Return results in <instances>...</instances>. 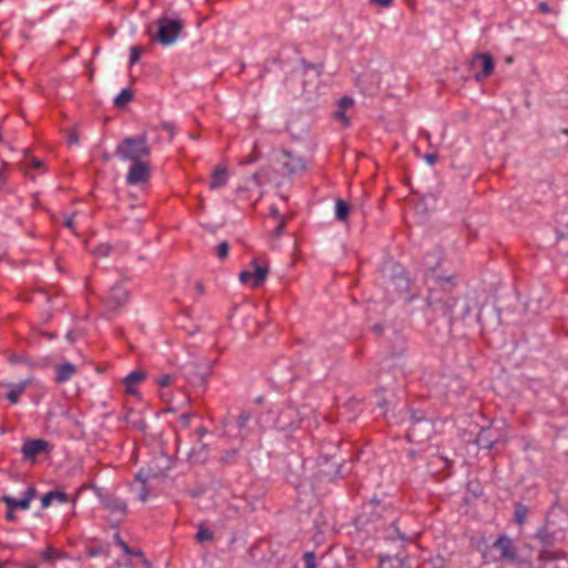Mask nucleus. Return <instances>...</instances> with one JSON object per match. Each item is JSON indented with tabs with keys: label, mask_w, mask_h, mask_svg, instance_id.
<instances>
[{
	"label": "nucleus",
	"mask_w": 568,
	"mask_h": 568,
	"mask_svg": "<svg viewBox=\"0 0 568 568\" xmlns=\"http://www.w3.org/2000/svg\"><path fill=\"white\" fill-rule=\"evenodd\" d=\"M211 368L209 365L195 367L189 365L185 367V377L189 383L193 385H203L210 375Z\"/></svg>",
	"instance_id": "obj_9"
},
{
	"label": "nucleus",
	"mask_w": 568,
	"mask_h": 568,
	"mask_svg": "<svg viewBox=\"0 0 568 568\" xmlns=\"http://www.w3.org/2000/svg\"><path fill=\"white\" fill-rule=\"evenodd\" d=\"M229 180V172L225 166H217L212 175L209 183L211 190H217L226 185Z\"/></svg>",
	"instance_id": "obj_16"
},
{
	"label": "nucleus",
	"mask_w": 568,
	"mask_h": 568,
	"mask_svg": "<svg viewBox=\"0 0 568 568\" xmlns=\"http://www.w3.org/2000/svg\"><path fill=\"white\" fill-rule=\"evenodd\" d=\"M144 568L149 566V562L146 560L143 561Z\"/></svg>",
	"instance_id": "obj_55"
},
{
	"label": "nucleus",
	"mask_w": 568,
	"mask_h": 568,
	"mask_svg": "<svg viewBox=\"0 0 568 568\" xmlns=\"http://www.w3.org/2000/svg\"><path fill=\"white\" fill-rule=\"evenodd\" d=\"M334 118L342 121V124L346 126L348 124V119L345 115V110L337 109L334 112Z\"/></svg>",
	"instance_id": "obj_32"
},
{
	"label": "nucleus",
	"mask_w": 568,
	"mask_h": 568,
	"mask_svg": "<svg viewBox=\"0 0 568 568\" xmlns=\"http://www.w3.org/2000/svg\"><path fill=\"white\" fill-rule=\"evenodd\" d=\"M378 568H405L404 560L399 557L381 556Z\"/></svg>",
	"instance_id": "obj_20"
},
{
	"label": "nucleus",
	"mask_w": 568,
	"mask_h": 568,
	"mask_svg": "<svg viewBox=\"0 0 568 568\" xmlns=\"http://www.w3.org/2000/svg\"><path fill=\"white\" fill-rule=\"evenodd\" d=\"M282 164L290 174L301 172L305 169L304 161L298 156L292 155L290 152L282 153Z\"/></svg>",
	"instance_id": "obj_14"
},
{
	"label": "nucleus",
	"mask_w": 568,
	"mask_h": 568,
	"mask_svg": "<svg viewBox=\"0 0 568 568\" xmlns=\"http://www.w3.org/2000/svg\"><path fill=\"white\" fill-rule=\"evenodd\" d=\"M116 508H118L121 513H123V511L125 510V505H124L123 503L118 501V503H116Z\"/></svg>",
	"instance_id": "obj_45"
},
{
	"label": "nucleus",
	"mask_w": 568,
	"mask_h": 568,
	"mask_svg": "<svg viewBox=\"0 0 568 568\" xmlns=\"http://www.w3.org/2000/svg\"><path fill=\"white\" fill-rule=\"evenodd\" d=\"M67 339L70 341V342H73V334L71 332H69L67 335H65Z\"/></svg>",
	"instance_id": "obj_49"
},
{
	"label": "nucleus",
	"mask_w": 568,
	"mask_h": 568,
	"mask_svg": "<svg viewBox=\"0 0 568 568\" xmlns=\"http://www.w3.org/2000/svg\"><path fill=\"white\" fill-rule=\"evenodd\" d=\"M143 170H144V183H145L146 182V176H148V165H146L145 162H144Z\"/></svg>",
	"instance_id": "obj_47"
},
{
	"label": "nucleus",
	"mask_w": 568,
	"mask_h": 568,
	"mask_svg": "<svg viewBox=\"0 0 568 568\" xmlns=\"http://www.w3.org/2000/svg\"><path fill=\"white\" fill-rule=\"evenodd\" d=\"M212 538V535L209 530L206 529H200L196 534V539L200 541V542H203V541H206V540H210Z\"/></svg>",
	"instance_id": "obj_31"
},
{
	"label": "nucleus",
	"mask_w": 568,
	"mask_h": 568,
	"mask_svg": "<svg viewBox=\"0 0 568 568\" xmlns=\"http://www.w3.org/2000/svg\"><path fill=\"white\" fill-rule=\"evenodd\" d=\"M140 53H141V51H140V47H138V45H133V47L131 48V55H130V64H131V65H132V64H134V63H136V62L139 61V59H140Z\"/></svg>",
	"instance_id": "obj_29"
},
{
	"label": "nucleus",
	"mask_w": 568,
	"mask_h": 568,
	"mask_svg": "<svg viewBox=\"0 0 568 568\" xmlns=\"http://www.w3.org/2000/svg\"><path fill=\"white\" fill-rule=\"evenodd\" d=\"M111 251L110 245L108 244H100L98 245L92 252L94 255L99 257H106Z\"/></svg>",
	"instance_id": "obj_27"
},
{
	"label": "nucleus",
	"mask_w": 568,
	"mask_h": 568,
	"mask_svg": "<svg viewBox=\"0 0 568 568\" xmlns=\"http://www.w3.org/2000/svg\"><path fill=\"white\" fill-rule=\"evenodd\" d=\"M417 424H415L414 426H412L407 433V436L410 440H415L416 437H417Z\"/></svg>",
	"instance_id": "obj_38"
},
{
	"label": "nucleus",
	"mask_w": 568,
	"mask_h": 568,
	"mask_svg": "<svg viewBox=\"0 0 568 568\" xmlns=\"http://www.w3.org/2000/svg\"><path fill=\"white\" fill-rule=\"evenodd\" d=\"M150 454L153 456L149 465L150 475L154 477L162 475L169 468L170 460L164 452L161 439L153 438L152 450Z\"/></svg>",
	"instance_id": "obj_5"
},
{
	"label": "nucleus",
	"mask_w": 568,
	"mask_h": 568,
	"mask_svg": "<svg viewBox=\"0 0 568 568\" xmlns=\"http://www.w3.org/2000/svg\"><path fill=\"white\" fill-rule=\"evenodd\" d=\"M247 419H248L247 415L241 414L240 417H239V420H237L239 426H243L246 423Z\"/></svg>",
	"instance_id": "obj_41"
},
{
	"label": "nucleus",
	"mask_w": 568,
	"mask_h": 568,
	"mask_svg": "<svg viewBox=\"0 0 568 568\" xmlns=\"http://www.w3.org/2000/svg\"><path fill=\"white\" fill-rule=\"evenodd\" d=\"M142 383V371L136 369L129 374L124 378V387L125 392L130 395L138 396L139 395V387Z\"/></svg>",
	"instance_id": "obj_15"
},
{
	"label": "nucleus",
	"mask_w": 568,
	"mask_h": 568,
	"mask_svg": "<svg viewBox=\"0 0 568 568\" xmlns=\"http://www.w3.org/2000/svg\"><path fill=\"white\" fill-rule=\"evenodd\" d=\"M353 104V100L348 97H344L338 101V109L346 110Z\"/></svg>",
	"instance_id": "obj_34"
},
{
	"label": "nucleus",
	"mask_w": 568,
	"mask_h": 568,
	"mask_svg": "<svg viewBox=\"0 0 568 568\" xmlns=\"http://www.w3.org/2000/svg\"><path fill=\"white\" fill-rule=\"evenodd\" d=\"M126 300L128 292L125 287H123L122 285H115L110 290L105 298V303L109 308L116 310L121 307L126 302Z\"/></svg>",
	"instance_id": "obj_10"
},
{
	"label": "nucleus",
	"mask_w": 568,
	"mask_h": 568,
	"mask_svg": "<svg viewBox=\"0 0 568 568\" xmlns=\"http://www.w3.org/2000/svg\"><path fill=\"white\" fill-rule=\"evenodd\" d=\"M229 243L227 242H221L216 247V255L220 260H224L229 255Z\"/></svg>",
	"instance_id": "obj_26"
},
{
	"label": "nucleus",
	"mask_w": 568,
	"mask_h": 568,
	"mask_svg": "<svg viewBox=\"0 0 568 568\" xmlns=\"http://www.w3.org/2000/svg\"><path fill=\"white\" fill-rule=\"evenodd\" d=\"M4 565H6V562L0 561V568H3V567H4Z\"/></svg>",
	"instance_id": "obj_54"
},
{
	"label": "nucleus",
	"mask_w": 568,
	"mask_h": 568,
	"mask_svg": "<svg viewBox=\"0 0 568 568\" xmlns=\"http://www.w3.org/2000/svg\"><path fill=\"white\" fill-rule=\"evenodd\" d=\"M133 98L131 89H123L115 98L114 105L119 109H123Z\"/></svg>",
	"instance_id": "obj_22"
},
{
	"label": "nucleus",
	"mask_w": 568,
	"mask_h": 568,
	"mask_svg": "<svg viewBox=\"0 0 568 568\" xmlns=\"http://www.w3.org/2000/svg\"><path fill=\"white\" fill-rule=\"evenodd\" d=\"M48 443L43 439L27 440L22 446V454L27 459H33L37 455L44 452Z\"/></svg>",
	"instance_id": "obj_12"
},
{
	"label": "nucleus",
	"mask_w": 568,
	"mask_h": 568,
	"mask_svg": "<svg viewBox=\"0 0 568 568\" xmlns=\"http://www.w3.org/2000/svg\"><path fill=\"white\" fill-rule=\"evenodd\" d=\"M155 131L156 130L154 128H152V129L148 130V132H144V143L146 142V140H150L151 142H154V143L160 140V136H158L155 134ZM162 131L165 133V136H161V140L171 141L173 138V134H174V129H173L172 124L163 123Z\"/></svg>",
	"instance_id": "obj_18"
},
{
	"label": "nucleus",
	"mask_w": 568,
	"mask_h": 568,
	"mask_svg": "<svg viewBox=\"0 0 568 568\" xmlns=\"http://www.w3.org/2000/svg\"><path fill=\"white\" fill-rule=\"evenodd\" d=\"M537 538L541 544L538 559L542 562V568H568L567 556L554 548L556 538L552 532L541 529L538 531Z\"/></svg>",
	"instance_id": "obj_2"
},
{
	"label": "nucleus",
	"mask_w": 568,
	"mask_h": 568,
	"mask_svg": "<svg viewBox=\"0 0 568 568\" xmlns=\"http://www.w3.org/2000/svg\"><path fill=\"white\" fill-rule=\"evenodd\" d=\"M121 546H122V548H123L126 552L129 551V549H128V547H126V545H125V544L121 542Z\"/></svg>",
	"instance_id": "obj_52"
},
{
	"label": "nucleus",
	"mask_w": 568,
	"mask_h": 568,
	"mask_svg": "<svg viewBox=\"0 0 568 568\" xmlns=\"http://www.w3.org/2000/svg\"><path fill=\"white\" fill-rule=\"evenodd\" d=\"M493 547L500 551V560L507 562H515L517 560L515 542L507 535L499 536L493 544Z\"/></svg>",
	"instance_id": "obj_8"
},
{
	"label": "nucleus",
	"mask_w": 568,
	"mask_h": 568,
	"mask_svg": "<svg viewBox=\"0 0 568 568\" xmlns=\"http://www.w3.org/2000/svg\"><path fill=\"white\" fill-rule=\"evenodd\" d=\"M305 415L304 412L288 404L278 410L274 425L281 432L292 430L298 427Z\"/></svg>",
	"instance_id": "obj_4"
},
{
	"label": "nucleus",
	"mask_w": 568,
	"mask_h": 568,
	"mask_svg": "<svg viewBox=\"0 0 568 568\" xmlns=\"http://www.w3.org/2000/svg\"><path fill=\"white\" fill-rule=\"evenodd\" d=\"M116 156L132 165L126 175V182L131 185L142 182V139L125 138L118 144Z\"/></svg>",
	"instance_id": "obj_1"
},
{
	"label": "nucleus",
	"mask_w": 568,
	"mask_h": 568,
	"mask_svg": "<svg viewBox=\"0 0 568 568\" xmlns=\"http://www.w3.org/2000/svg\"><path fill=\"white\" fill-rule=\"evenodd\" d=\"M53 496L54 495L52 494V491H49L45 495H43V497L41 498L42 508L49 507L54 501Z\"/></svg>",
	"instance_id": "obj_30"
},
{
	"label": "nucleus",
	"mask_w": 568,
	"mask_h": 568,
	"mask_svg": "<svg viewBox=\"0 0 568 568\" xmlns=\"http://www.w3.org/2000/svg\"><path fill=\"white\" fill-rule=\"evenodd\" d=\"M371 2L383 8H387L392 4L393 0H371Z\"/></svg>",
	"instance_id": "obj_36"
},
{
	"label": "nucleus",
	"mask_w": 568,
	"mask_h": 568,
	"mask_svg": "<svg viewBox=\"0 0 568 568\" xmlns=\"http://www.w3.org/2000/svg\"><path fill=\"white\" fill-rule=\"evenodd\" d=\"M7 519L10 520V521L16 519L14 509L8 508Z\"/></svg>",
	"instance_id": "obj_42"
},
{
	"label": "nucleus",
	"mask_w": 568,
	"mask_h": 568,
	"mask_svg": "<svg viewBox=\"0 0 568 568\" xmlns=\"http://www.w3.org/2000/svg\"><path fill=\"white\" fill-rule=\"evenodd\" d=\"M540 9L544 11V12H548L549 9H548V6L546 3H540Z\"/></svg>",
	"instance_id": "obj_46"
},
{
	"label": "nucleus",
	"mask_w": 568,
	"mask_h": 568,
	"mask_svg": "<svg viewBox=\"0 0 568 568\" xmlns=\"http://www.w3.org/2000/svg\"><path fill=\"white\" fill-rule=\"evenodd\" d=\"M254 161H255V159H248L246 161H243L242 164H247V163H251V162H254Z\"/></svg>",
	"instance_id": "obj_51"
},
{
	"label": "nucleus",
	"mask_w": 568,
	"mask_h": 568,
	"mask_svg": "<svg viewBox=\"0 0 568 568\" xmlns=\"http://www.w3.org/2000/svg\"><path fill=\"white\" fill-rule=\"evenodd\" d=\"M135 479H136L138 481H142V471H138V473L135 474Z\"/></svg>",
	"instance_id": "obj_48"
},
{
	"label": "nucleus",
	"mask_w": 568,
	"mask_h": 568,
	"mask_svg": "<svg viewBox=\"0 0 568 568\" xmlns=\"http://www.w3.org/2000/svg\"><path fill=\"white\" fill-rule=\"evenodd\" d=\"M64 225L70 229V230H74V221H73V217H68L65 221H64Z\"/></svg>",
	"instance_id": "obj_39"
},
{
	"label": "nucleus",
	"mask_w": 568,
	"mask_h": 568,
	"mask_svg": "<svg viewBox=\"0 0 568 568\" xmlns=\"http://www.w3.org/2000/svg\"><path fill=\"white\" fill-rule=\"evenodd\" d=\"M270 214H271V216H273V217H275V219H278V220H281V219H282V217L280 216V212H278V210H277L275 206H272V207H271Z\"/></svg>",
	"instance_id": "obj_40"
},
{
	"label": "nucleus",
	"mask_w": 568,
	"mask_h": 568,
	"mask_svg": "<svg viewBox=\"0 0 568 568\" xmlns=\"http://www.w3.org/2000/svg\"><path fill=\"white\" fill-rule=\"evenodd\" d=\"M494 60L489 53H477L470 60V68L474 71L476 81H481L489 77L494 71Z\"/></svg>",
	"instance_id": "obj_7"
},
{
	"label": "nucleus",
	"mask_w": 568,
	"mask_h": 568,
	"mask_svg": "<svg viewBox=\"0 0 568 568\" xmlns=\"http://www.w3.org/2000/svg\"><path fill=\"white\" fill-rule=\"evenodd\" d=\"M63 558H65V555L53 547H48L42 552V559L45 561H55L58 559H63Z\"/></svg>",
	"instance_id": "obj_23"
},
{
	"label": "nucleus",
	"mask_w": 568,
	"mask_h": 568,
	"mask_svg": "<svg viewBox=\"0 0 568 568\" xmlns=\"http://www.w3.org/2000/svg\"><path fill=\"white\" fill-rule=\"evenodd\" d=\"M190 418H191V415H189V414H183V415L181 416V420H182L183 425H187V424L190 423Z\"/></svg>",
	"instance_id": "obj_43"
},
{
	"label": "nucleus",
	"mask_w": 568,
	"mask_h": 568,
	"mask_svg": "<svg viewBox=\"0 0 568 568\" xmlns=\"http://www.w3.org/2000/svg\"><path fill=\"white\" fill-rule=\"evenodd\" d=\"M69 143H70V144H75V143H78V138H77V135L71 134V135H70V138H69Z\"/></svg>",
	"instance_id": "obj_44"
},
{
	"label": "nucleus",
	"mask_w": 568,
	"mask_h": 568,
	"mask_svg": "<svg viewBox=\"0 0 568 568\" xmlns=\"http://www.w3.org/2000/svg\"><path fill=\"white\" fill-rule=\"evenodd\" d=\"M527 514H528V509L526 506L520 505V504L516 505L515 521L520 526L524 525L526 521Z\"/></svg>",
	"instance_id": "obj_24"
},
{
	"label": "nucleus",
	"mask_w": 568,
	"mask_h": 568,
	"mask_svg": "<svg viewBox=\"0 0 568 568\" xmlns=\"http://www.w3.org/2000/svg\"><path fill=\"white\" fill-rule=\"evenodd\" d=\"M437 159H438V156L436 153H430V154L425 155V160L430 165H434L437 162Z\"/></svg>",
	"instance_id": "obj_37"
},
{
	"label": "nucleus",
	"mask_w": 568,
	"mask_h": 568,
	"mask_svg": "<svg viewBox=\"0 0 568 568\" xmlns=\"http://www.w3.org/2000/svg\"><path fill=\"white\" fill-rule=\"evenodd\" d=\"M174 381V376L171 374H164L155 379V383L160 387V396L163 400H169V393L166 392V388L172 384Z\"/></svg>",
	"instance_id": "obj_19"
},
{
	"label": "nucleus",
	"mask_w": 568,
	"mask_h": 568,
	"mask_svg": "<svg viewBox=\"0 0 568 568\" xmlns=\"http://www.w3.org/2000/svg\"><path fill=\"white\" fill-rule=\"evenodd\" d=\"M34 497V489L29 488L26 493V496L23 498L17 499L11 496H4L2 498L3 503L7 505L8 508L11 509H21L27 510L30 508L31 500Z\"/></svg>",
	"instance_id": "obj_11"
},
{
	"label": "nucleus",
	"mask_w": 568,
	"mask_h": 568,
	"mask_svg": "<svg viewBox=\"0 0 568 568\" xmlns=\"http://www.w3.org/2000/svg\"><path fill=\"white\" fill-rule=\"evenodd\" d=\"M55 382L62 384L73 377L77 372V367L71 363H63L55 366Z\"/></svg>",
	"instance_id": "obj_17"
},
{
	"label": "nucleus",
	"mask_w": 568,
	"mask_h": 568,
	"mask_svg": "<svg viewBox=\"0 0 568 568\" xmlns=\"http://www.w3.org/2000/svg\"><path fill=\"white\" fill-rule=\"evenodd\" d=\"M284 226H285V220L281 219L278 222V225L274 230V235L280 236L283 232Z\"/></svg>",
	"instance_id": "obj_35"
},
{
	"label": "nucleus",
	"mask_w": 568,
	"mask_h": 568,
	"mask_svg": "<svg viewBox=\"0 0 568 568\" xmlns=\"http://www.w3.org/2000/svg\"><path fill=\"white\" fill-rule=\"evenodd\" d=\"M182 29L181 20L162 18L158 21V30L152 34V39L161 45L169 47L176 42Z\"/></svg>",
	"instance_id": "obj_3"
},
{
	"label": "nucleus",
	"mask_w": 568,
	"mask_h": 568,
	"mask_svg": "<svg viewBox=\"0 0 568 568\" xmlns=\"http://www.w3.org/2000/svg\"><path fill=\"white\" fill-rule=\"evenodd\" d=\"M267 275L268 267L257 264V262L254 260L252 261L248 270H244L240 273L239 278L241 283L253 288H257L264 284Z\"/></svg>",
	"instance_id": "obj_6"
},
{
	"label": "nucleus",
	"mask_w": 568,
	"mask_h": 568,
	"mask_svg": "<svg viewBox=\"0 0 568 568\" xmlns=\"http://www.w3.org/2000/svg\"><path fill=\"white\" fill-rule=\"evenodd\" d=\"M351 211V206L344 200L338 199L335 202V216L338 221H346Z\"/></svg>",
	"instance_id": "obj_21"
},
{
	"label": "nucleus",
	"mask_w": 568,
	"mask_h": 568,
	"mask_svg": "<svg viewBox=\"0 0 568 568\" xmlns=\"http://www.w3.org/2000/svg\"><path fill=\"white\" fill-rule=\"evenodd\" d=\"M1 386L8 388L7 398L11 404H18L20 400V396L26 392L29 386V381H21L19 383H6L0 384Z\"/></svg>",
	"instance_id": "obj_13"
},
{
	"label": "nucleus",
	"mask_w": 568,
	"mask_h": 568,
	"mask_svg": "<svg viewBox=\"0 0 568 568\" xmlns=\"http://www.w3.org/2000/svg\"><path fill=\"white\" fill-rule=\"evenodd\" d=\"M42 166H43V162L39 159H36V158L26 159V162H24L26 169L40 170V169H42Z\"/></svg>",
	"instance_id": "obj_25"
},
{
	"label": "nucleus",
	"mask_w": 568,
	"mask_h": 568,
	"mask_svg": "<svg viewBox=\"0 0 568 568\" xmlns=\"http://www.w3.org/2000/svg\"><path fill=\"white\" fill-rule=\"evenodd\" d=\"M257 178H258V173L252 175V181L255 182L257 184Z\"/></svg>",
	"instance_id": "obj_50"
},
{
	"label": "nucleus",
	"mask_w": 568,
	"mask_h": 568,
	"mask_svg": "<svg viewBox=\"0 0 568 568\" xmlns=\"http://www.w3.org/2000/svg\"><path fill=\"white\" fill-rule=\"evenodd\" d=\"M196 288L199 290L200 293H202V291H203L202 285L197 284Z\"/></svg>",
	"instance_id": "obj_53"
},
{
	"label": "nucleus",
	"mask_w": 568,
	"mask_h": 568,
	"mask_svg": "<svg viewBox=\"0 0 568 568\" xmlns=\"http://www.w3.org/2000/svg\"><path fill=\"white\" fill-rule=\"evenodd\" d=\"M54 501H59L61 504H64L68 501V495L63 491H52Z\"/></svg>",
	"instance_id": "obj_33"
},
{
	"label": "nucleus",
	"mask_w": 568,
	"mask_h": 568,
	"mask_svg": "<svg viewBox=\"0 0 568 568\" xmlns=\"http://www.w3.org/2000/svg\"><path fill=\"white\" fill-rule=\"evenodd\" d=\"M305 562V568H316L315 564V555L313 551H308L303 557Z\"/></svg>",
	"instance_id": "obj_28"
}]
</instances>
